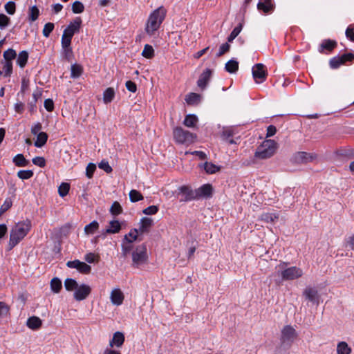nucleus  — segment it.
Instances as JSON below:
<instances>
[{
	"label": "nucleus",
	"instance_id": "obj_26",
	"mask_svg": "<svg viewBox=\"0 0 354 354\" xmlns=\"http://www.w3.org/2000/svg\"><path fill=\"white\" fill-rule=\"evenodd\" d=\"M28 53L26 50L20 52L17 57V64L21 67L24 68L28 61Z\"/></svg>",
	"mask_w": 354,
	"mask_h": 354
},
{
	"label": "nucleus",
	"instance_id": "obj_59",
	"mask_svg": "<svg viewBox=\"0 0 354 354\" xmlns=\"http://www.w3.org/2000/svg\"><path fill=\"white\" fill-rule=\"evenodd\" d=\"M44 107L46 111L50 112L54 109V102L51 99H46L44 101Z\"/></svg>",
	"mask_w": 354,
	"mask_h": 354
},
{
	"label": "nucleus",
	"instance_id": "obj_8",
	"mask_svg": "<svg viewBox=\"0 0 354 354\" xmlns=\"http://www.w3.org/2000/svg\"><path fill=\"white\" fill-rule=\"evenodd\" d=\"M317 158V155L314 153H307L305 151H299L295 153L292 157V161L297 164H306L313 161Z\"/></svg>",
	"mask_w": 354,
	"mask_h": 354
},
{
	"label": "nucleus",
	"instance_id": "obj_47",
	"mask_svg": "<svg viewBox=\"0 0 354 354\" xmlns=\"http://www.w3.org/2000/svg\"><path fill=\"white\" fill-rule=\"evenodd\" d=\"M39 13V9L37 8V7L36 6H32L30 8V11H29L30 20H31L32 21H35L38 18Z\"/></svg>",
	"mask_w": 354,
	"mask_h": 354
},
{
	"label": "nucleus",
	"instance_id": "obj_52",
	"mask_svg": "<svg viewBox=\"0 0 354 354\" xmlns=\"http://www.w3.org/2000/svg\"><path fill=\"white\" fill-rule=\"evenodd\" d=\"M335 46H336L335 41H331V40H326L322 44L321 47L322 48H325V49L331 50L332 49H333L335 48Z\"/></svg>",
	"mask_w": 354,
	"mask_h": 354
},
{
	"label": "nucleus",
	"instance_id": "obj_43",
	"mask_svg": "<svg viewBox=\"0 0 354 354\" xmlns=\"http://www.w3.org/2000/svg\"><path fill=\"white\" fill-rule=\"evenodd\" d=\"M12 205V202L10 198H6L3 203L0 207V216L8 211Z\"/></svg>",
	"mask_w": 354,
	"mask_h": 354
},
{
	"label": "nucleus",
	"instance_id": "obj_62",
	"mask_svg": "<svg viewBox=\"0 0 354 354\" xmlns=\"http://www.w3.org/2000/svg\"><path fill=\"white\" fill-rule=\"evenodd\" d=\"M277 132V129L274 125H270L267 128L266 137L273 136Z\"/></svg>",
	"mask_w": 354,
	"mask_h": 354
},
{
	"label": "nucleus",
	"instance_id": "obj_11",
	"mask_svg": "<svg viewBox=\"0 0 354 354\" xmlns=\"http://www.w3.org/2000/svg\"><path fill=\"white\" fill-rule=\"evenodd\" d=\"M296 331L293 327L287 325L281 330V340L282 342H292L296 337Z\"/></svg>",
	"mask_w": 354,
	"mask_h": 354
},
{
	"label": "nucleus",
	"instance_id": "obj_3",
	"mask_svg": "<svg viewBox=\"0 0 354 354\" xmlns=\"http://www.w3.org/2000/svg\"><path fill=\"white\" fill-rule=\"evenodd\" d=\"M277 274L280 276L283 280H295L303 275V270L296 266L287 268V263H281L277 267Z\"/></svg>",
	"mask_w": 354,
	"mask_h": 354
},
{
	"label": "nucleus",
	"instance_id": "obj_12",
	"mask_svg": "<svg viewBox=\"0 0 354 354\" xmlns=\"http://www.w3.org/2000/svg\"><path fill=\"white\" fill-rule=\"evenodd\" d=\"M66 266L70 268H75L83 274H88L91 270L89 265L79 260L69 261L66 263Z\"/></svg>",
	"mask_w": 354,
	"mask_h": 354
},
{
	"label": "nucleus",
	"instance_id": "obj_53",
	"mask_svg": "<svg viewBox=\"0 0 354 354\" xmlns=\"http://www.w3.org/2000/svg\"><path fill=\"white\" fill-rule=\"evenodd\" d=\"M5 10L9 15H13L15 12V3L9 1L5 5Z\"/></svg>",
	"mask_w": 354,
	"mask_h": 354
},
{
	"label": "nucleus",
	"instance_id": "obj_2",
	"mask_svg": "<svg viewBox=\"0 0 354 354\" xmlns=\"http://www.w3.org/2000/svg\"><path fill=\"white\" fill-rule=\"evenodd\" d=\"M165 15L166 10L163 7H159L149 15L145 27V31L149 35H153L160 28Z\"/></svg>",
	"mask_w": 354,
	"mask_h": 354
},
{
	"label": "nucleus",
	"instance_id": "obj_36",
	"mask_svg": "<svg viewBox=\"0 0 354 354\" xmlns=\"http://www.w3.org/2000/svg\"><path fill=\"white\" fill-rule=\"evenodd\" d=\"M239 68V64L235 60H230L225 64V69L227 72L232 73Z\"/></svg>",
	"mask_w": 354,
	"mask_h": 354
},
{
	"label": "nucleus",
	"instance_id": "obj_9",
	"mask_svg": "<svg viewBox=\"0 0 354 354\" xmlns=\"http://www.w3.org/2000/svg\"><path fill=\"white\" fill-rule=\"evenodd\" d=\"M91 292V288L85 283L79 285L74 292L73 297L76 301L86 299Z\"/></svg>",
	"mask_w": 354,
	"mask_h": 354
},
{
	"label": "nucleus",
	"instance_id": "obj_7",
	"mask_svg": "<svg viewBox=\"0 0 354 354\" xmlns=\"http://www.w3.org/2000/svg\"><path fill=\"white\" fill-rule=\"evenodd\" d=\"M138 230L136 228L132 229L130 232L125 234L121 244L122 253L123 256L126 257L129 254L133 249V243L137 240L138 237Z\"/></svg>",
	"mask_w": 354,
	"mask_h": 354
},
{
	"label": "nucleus",
	"instance_id": "obj_29",
	"mask_svg": "<svg viewBox=\"0 0 354 354\" xmlns=\"http://www.w3.org/2000/svg\"><path fill=\"white\" fill-rule=\"evenodd\" d=\"M48 135L44 132H40L37 136V140L35 142V146L37 147H43L47 142Z\"/></svg>",
	"mask_w": 354,
	"mask_h": 354
},
{
	"label": "nucleus",
	"instance_id": "obj_51",
	"mask_svg": "<svg viewBox=\"0 0 354 354\" xmlns=\"http://www.w3.org/2000/svg\"><path fill=\"white\" fill-rule=\"evenodd\" d=\"M158 207L156 205H151L143 209L142 212L147 215H153L158 212Z\"/></svg>",
	"mask_w": 354,
	"mask_h": 354
},
{
	"label": "nucleus",
	"instance_id": "obj_61",
	"mask_svg": "<svg viewBox=\"0 0 354 354\" xmlns=\"http://www.w3.org/2000/svg\"><path fill=\"white\" fill-rule=\"evenodd\" d=\"M126 88L132 93L136 92L137 89L136 84L132 81H127L126 82Z\"/></svg>",
	"mask_w": 354,
	"mask_h": 354
},
{
	"label": "nucleus",
	"instance_id": "obj_16",
	"mask_svg": "<svg viewBox=\"0 0 354 354\" xmlns=\"http://www.w3.org/2000/svg\"><path fill=\"white\" fill-rule=\"evenodd\" d=\"M212 186L209 184H205L195 190L196 198L200 197L209 198L212 194Z\"/></svg>",
	"mask_w": 354,
	"mask_h": 354
},
{
	"label": "nucleus",
	"instance_id": "obj_13",
	"mask_svg": "<svg viewBox=\"0 0 354 354\" xmlns=\"http://www.w3.org/2000/svg\"><path fill=\"white\" fill-rule=\"evenodd\" d=\"M124 295L122 290L118 288H113L110 293V300L113 305L120 306L122 304Z\"/></svg>",
	"mask_w": 354,
	"mask_h": 354
},
{
	"label": "nucleus",
	"instance_id": "obj_49",
	"mask_svg": "<svg viewBox=\"0 0 354 354\" xmlns=\"http://www.w3.org/2000/svg\"><path fill=\"white\" fill-rule=\"evenodd\" d=\"M54 29V24L53 23H47L44 25L42 33L45 37H48L51 32Z\"/></svg>",
	"mask_w": 354,
	"mask_h": 354
},
{
	"label": "nucleus",
	"instance_id": "obj_35",
	"mask_svg": "<svg viewBox=\"0 0 354 354\" xmlns=\"http://www.w3.org/2000/svg\"><path fill=\"white\" fill-rule=\"evenodd\" d=\"M220 167L216 166V165L206 162L204 164V169L207 174H213L219 171Z\"/></svg>",
	"mask_w": 354,
	"mask_h": 354
},
{
	"label": "nucleus",
	"instance_id": "obj_14",
	"mask_svg": "<svg viewBox=\"0 0 354 354\" xmlns=\"http://www.w3.org/2000/svg\"><path fill=\"white\" fill-rule=\"evenodd\" d=\"M81 24V19L80 17H77L73 22H71L70 24L66 28V29L63 32V34L73 37L74 34L79 31Z\"/></svg>",
	"mask_w": 354,
	"mask_h": 354
},
{
	"label": "nucleus",
	"instance_id": "obj_18",
	"mask_svg": "<svg viewBox=\"0 0 354 354\" xmlns=\"http://www.w3.org/2000/svg\"><path fill=\"white\" fill-rule=\"evenodd\" d=\"M303 295L309 301L318 304V292L315 288L310 287L306 288L304 290Z\"/></svg>",
	"mask_w": 354,
	"mask_h": 354
},
{
	"label": "nucleus",
	"instance_id": "obj_34",
	"mask_svg": "<svg viewBox=\"0 0 354 354\" xmlns=\"http://www.w3.org/2000/svg\"><path fill=\"white\" fill-rule=\"evenodd\" d=\"M62 287V281L59 279L55 277L50 281V288L55 293H58Z\"/></svg>",
	"mask_w": 354,
	"mask_h": 354
},
{
	"label": "nucleus",
	"instance_id": "obj_63",
	"mask_svg": "<svg viewBox=\"0 0 354 354\" xmlns=\"http://www.w3.org/2000/svg\"><path fill=\"white\" fill-rule=\"evenodd\" d=\"M96 256L93 253H88L85 255L84 259L89 263H92L95 261Z\"/></svg>",
	"mask_w": 354,
	"mask_h": 354
},
{
	"label": "nucleus",
	"instance_id": "obj_48",
	"mask_svg": "<svg viewBox=\"0 0 354 354\" xmlns=\"http://www.w3.org/2000/svg\"><path fill=\"white\" fill-rule=\"evenodd\" d=\"M242 26L241 24H239L238 26L235 27L230 35L228 37V41L231 42L240 33L241 31Z\"/></svg>",
	"mask_w": 354,
	"mask_h": 354
},
{
	"label": "nucleus",
	"instance_id": "obj_46",
	"mask_svg": "<svg viewBox=\"0 0 354 354\" xmlns=\"http://www.w3.org/2000/svg\"><path fill=\"white\" fill-rule=\"evenodd\" d=\"M84 6L80 1H76L72 5V10L74 13L79 14L84 11Z\"/></svg>",
	"mask_w": 354,
	"mask_h": 354
},
{
	"label": "nucleus",
	"instance_id": "obj_19",
	"mask_svg": "<svg viewBox=\"0 0 354 354\" xmlns=\"http://www.w3.org/2000/svg\"><path fill=\"white\" fill-rule=\"evenodd\" d=\"M153 225V219L148 217H143L140 219L139 223V228L137 229L140 234H142L149 231V228Z\"/></svg>",
	"mask_w": 354,
	"mask_h": 354
},
{
	"label": "nucleus",
	"instance_id": "obj_24",
	"mask_svg": "<svg viewBox=\"0 0 354 354\" xmlns=\"http://www.w3.org/2000/svg\"><path fill=\"white\" fill-rule=\"evenodd\" d=\"M115 97V91L113 88H107L103 93V101L105 104H109L113 101Z\"/></svg>",
	"mask_w": 354,
	"mask_h": 354
},
{
	"label": "nucleus",
	"instance_id": "obj_56",
	"mask_svg": "<svg viewBox=\"0 0 354 354\" xmlns=\"http://www.w3.org/2000/svg\"><path fill=\"white\" fill-rule=\"evenodd\" d=\"M10 21V18L4 14H0V28L3 29L6 27Z\"/></svg>",
	"mask_w": 354,
	"mask_h": 354
},
{
	"label": "nucleus",
	"instance_id": "obj_32",
	"mask_svg": "<svg viewBox=\"0 0 354 354\" xmlns=\"http://www.w3.org/2000/svg\"><path fill=\"white\" fill-rule=\"evenodd\" d=\"M198 122V118L195 115L189 114L185 116L183 124L187 127H194Z\"/></svg>",
	"mask_w": 354,
	"mask_h": 354
},
{
	"label": "nucleus",
	"instance_id": "obj_64",
	"mask_svg": "<svg viewBox=\"0 0 354 354\" xmlns=\"http://www.w3.org/2000/svg\"><path fill=\"white\" fill-rule=\"evenodd\" d=\"M346 36L349 38L352 41H354V31L353 28L348 27L346 30Z\"/></svg>",
	"mask_w": 354,
	"mask_h": 354
},
{
	"label": "nucleus",
	"instance_id": "obj_22",
	"mask_svg": "<svg viewBox=\"0 0 354 354\" xmlns=\"http://www.w3.org/2000/svg\"><path fill=\"white\" fill-rule=\"evenodd\" d=\"M201 99V96L196 93H189L185 96V100L189 105L198 104Z\"/></svg>",
	"mask_w": 354,
	"mask_h": 354
},
{
	"label": "nucleus",
	"instance_id": "obj_57",
	"mask_svg": "<svg viewBox=\"0 0 354 354\" xmlns=\"http://www.w3.org/2000/svg\"><path fill=\"white\" fill-rule=\"evenodd\" d=\"M99 167L101 169H103L106 173H111L112 171L111 167L109 165L108 161H106V160H102L99 163Z\"/></svg>",
	"mask_w": 354,
	"mask_h": 354
},
{
	"label": "nucleus",
	"instance_id": "obj_23",
	"mask_svg": "<svg viewBox=\"0 0 354 354\" xmlns=\"http://www.w3.org/2000/svg\"><path fill=\"white\" fill-rule=\"evenodd\" d=\"M99 228V223L96 221H93L84 227V233L89 236L93 234Z\"/></svg>",
	"mask_w": 354,
	"mask_h": 354
},
{
	"label": "nucleus",
	"instance_id": "obj_50",
	"mask_svg": "<svg viewBox=\"0 0 354 354\" xmlns=\"http://www.w3.org/2000/svg\"><path fill=\"white\" fill-rule=\"evenodd\" d=\"M96 169V166L93 163H89L86 168V175L88 178L93 177V173Z\"/></svg>",
	"mask_w": 354,
	"mask_h": 354
},
{
	"label": "nucleus",
	"instance_id": "obj_55",
	"mask_svg": "<svg viewBox=\"0 0 354 354\" xmlns=\"http://www.w3.org/2000/svg\"><path fill=\"white\" fill-rule=\"evenodd\" d=\"M71 39H72L71 37H69L68 35L62 34V40H61L62 47L63 48V47L71 46Z\"/></svg>",
	"mask_w": 354,
	"mask_h": 354
},
{
	"label": "nucleus",
	"instance_id": "obj_41",
	"mask_svg": "<svg viewBox=\"0 0 354 354\" xmlns=\"http://www.w3.org/2000/svg\"><path fill=\"white\" fill-rule=\"evenodd\" d=\"M279 218L278 215L272 213H265L261 216L262 221L266 222H274Z\"/></svg>",
	"mask_w": 354,
	"mask_h": 354
},
{
	"label": "nucleus",
	"instance_id": "obj_28",
	"mask_svg": "<svg viewBox=\"0 0 354 354\" xmlns=\"http://www.w3.org/2000/svg\"><path fill=\"white\" fill-rule=\"evenodd\" d=\"M83 72V68L81 65L79 64H73L71 67V77L72 78H78Z\"/></svg>",
	"mask_w": 354,
	"mask_h": 354
},
{
	"label": "nucleus",
	"instance_id": "obj_58",
	"mask_svg": "<svg viewBox=\"0 0 354 354\" xmlns=\"http://www.w3.org/2000/svg\"><path fill=\"white\" fill-rule=\"evenodd\" d=\"M32 163L40 167H44L45 166L46 161L43 157L37 156L32 159Z\"/></svg>",
	"mask_w": 354,
	"mask_h": 354
},
{
	"label": "nucleus",
	"instance_id": "obj_42",
	"mask_svg": "<svg viewBox=\"0 0 354 354\" xmlns=\"http://www.w3.org/2000/svg\"><path fill=\"white\" fill-rule=\"evenodd\" d=\"M110 212L113 215H118L122 212V207L118 202L115 201L110 208Z\"/></svg>",
	"mask_w": 354,
	"mask_h": 354
},
{
	"label": "nucleus",
	"instance_id": "obj_6",
	"mask_svg": "<svg viewBox=\"0 0 354 354\" xmlns=\"http://www.w3.org/2000/svg\"><path fill=\"white\" fill-rule=\"evenodd\" d=\"M174 140L179 144L190 145L196 139V135L183 129L180 127H176L173 129Z\"/></svg>",
	"mask_w": 354,
	"mask_h": 354
},
{
	"label": "nucleus",
	"instance_id": "obj_5",
	"mask_svg": "<svg viewBox=\"0 0 354 354\" xmlns=\"http://www.w3.org/2000/svg\"><path fill=\"white\" fill-rule=\"evenodd\" d=\"M277 144L273 140H266L258 147L255 157L259 159H267L272 157L276 152Z\"/></svg>",
	"mask_w": 354,
	"mask_h": 354
},
{
	"label": "nucleus",
	"instance_id": "obj_10",
	"mask_svg": "<svg viewBox=\"0 0 354 354\" xmlns=\"http://www.w3.org/2000/svg\"><path fill=\"white\" fill-rule=\"evenodd\" d=\"M266 75L265 66L263 64H257L252 67V76L257 83L263 82L266 78Z\"/></svg>",
	"mask_w": 354,
	"mask_h": 354
},
{
	"label": "nucleus",
	"instance_id": "obj_39",
	"mask_svg": "<svg viewBox=\"0 0 354 354\" xmlns=\"http://www.w3.org/2000/svg\"><path fill=\"white\" fill-rule=\"evenodd\" d=\"M143 198L142 195L137 190L132 189L129 192V199L132 203L141 201Z\"/></svg>",
	"mask_w": 354,
	"mask_h": 354
},
{
	"label": "nucleus",
	"instance_id": "obj_4",
	"mask_svg": "<svg viewBox=\"0 0 354 354\" xmlns=\"http://www.w3.org/2000/svg\"><path fill=\"white\" fill-rule=\"evenodd\" d=\"M131 266L134 268H139L148 262L147 248L145 244L142 243L133 248L131 250Z\"/></svg>",
	"mask_w": 354,
	"mask_h": 354
},
{
	"label": "nucleus",
	"instance_id": "obj_45",
	"mask_svg": "<svg viewBox=\"0 0 354 354\" xmlns=\"http://www.w3.org/2000/svg\"><path fill=\"white\" fill-rule=\"evenodd\" d=\"M344 63L345 62L342 56L340 57H333L330 60V66L332 68H337Z\"/></svg>",
	"mask_w": 354,
	"mask_h": 354
},
{
	"label": "nucleus",
	"instance_id": "obj_30",
	"mask_svg": "<svg viewBox=\"0 0 354 354\" xmlns=\"http://www.w3.org/2000/svg\"><path fill=\"white\" fill-rule=\"evenodd\" d=\"M259 10H263L265 13H267L272 10L273 4L271 0H265L264 2H259L257 5Z\"/></svg>",
	"mask_w": 354,
	"mask_h": 354
},
{
	"label": "nucleus",
	"instance_id": "obj_25",
	"mask_svg": "<svg viewBox=\"0 0 354 354\" xmlns=\"http://www.w3.org/2000/svg\"><path fill=\"white\" fill-rule=\"evenodd\" d=\"M351 348L346 342H340L337 346V354H350Z\"/></svg>",
	"mask_w": 354,
	"mask_h": 354
},
{
	"label": "nucleus",
	"instance_id": "obj_1",
	"mask_svg": "<svg viewBox=\"0 0 354 354\" xmlns=\"http://www.w3.org/2000/svg\"><path fill=\"white\" fill-rule=\"evenodd\" d=\"M31 228V223L26 220L15 224L10 232V240L8 246L12 249L16 246L28 233Z\"/></svg>",
	"mask_w": 354,
	"mask_h": 354
},
{
	"label": "nucleus",
	"instance_id": "obj_60",
	"mask_svg": "<svg viewBox=\"0 0 354 354\" xmlns=\"http://www.w3.org/2000/svg\"><path fill=\"white\" fill-rule=\"evenodd\" d=\"M8 311V306L5 303L0 301V316L6 315Z\"/></svg>",
	"mask_w": 354,
	"mask_h": 354
},
{
	"label": "nucleus",
	"instance_id": "obj_20",
	"mask_svg": "<svg viewBox=\"0 0 354 354\" xmlns=\"http://www.w3.org/2000/svg\"><path fill=\"white\" fill-rule=\"evenodd\" d=\"M41 319L36 316L29 317L26 322L27 326L34 330L39 329L41 326Z\"/></svg>",
	"mask_w": 354,
	"mask_h": 354
},
{
	"label": "nucleus",
	"instance_id": "obj_37",
	"mask_svg": "<svg viewBox=\"0 0 354 354\" xmlns=\"http://www.w3.org/2000/svg\"><path fill=\"white\" fill-rule=\"evenodd\" d=\"M142 55L147 59H150L154 55V50L151 45L146 44L144 46V49L142 52Z\"/></svg>",
	"mask_w": 354,
	"mask_h": 354
},
{
	"label": "nucleus",
	"instance_id": "obj_44",
	"mask_svg": "<svg viewBox=\"0 0 354 354\" xmlns=\"http://www.w3.org/2000/svg\"><path fill=\"white\" fill-rule=\"evenodd\" d=\"M33 176L31 170H20L17 172V176L22 180H27Z\"/></svg>",
	"mask_w": 354,
	"mask_h": 354
},
{
	"label": "nucleus",
	"instance_id": "obj_21",
	"mask_svg": "<svg viewBox=\"0 0 354 354\" xmlns=\"http://www.w3.org/2000/svg\"><path fill=\"white\" fill-rule=\"evenodd\" d=\"M124 341V335L120 332H115L113 334V338L109 342V346L113 347V346H115L117 347H120Z\"/></svg>",
	"mask_w": 354,
	"mask_h": 354
},
{
	"label": "nucleus",
	"instance_id": "obj_17",
	"mask_svg": "<svg viewBox=\"0 0 354 354\" xmlns=\"http://www.w3.org/2000/svg\"><path fill=\"white\" fill-rule=\"evenodd\" d=\"M180 194L183 195L181 201H187L196 199V192L192 190L189 187L181 186L178 188Z\"/></svg>",
	"mask_w": 354,
	"mask_h": 354
},
{
	"label": "nucleus",
	"instance_id": "obj_31",
	"mask_svg": "<svg viewBox=\"0 0 354 354\" xmlns=\"http://www.w3.org/2000/svg\"><path fill=\"white\" fill-rule=\"evenodd\" d=\"M77 282L71 278H67L64 281V287L67 291H75L78 287Z\"/></svg>",
	"mask_w": 354,
	"mask_h": 354
},
{
	"label": "nucleus",
	"instance_id": "obj_38",
	"mask_svg": "<svg viewBox=\"0 0 354 354\" xmlns=\"http://www.w3.org/2000/svg\"><path fill=\"white\" fill-rule=\"evenodd\" d=\"M70 185L67 183H62L58 187V193L61 197L66 196L69 192Z\"/></svg>",
	"mask_w": 354,
	"mask_h": 354
},
{
	"label": "nucleus",
	"instance_id": "obj_33",
	"mask_svg": "<svg viewBox=\"0 0 354 354\" xmlns=\"http://www.w3.org/2000/svg\"><path fill=\"white\" fill-rule=\"evenodd\" d=\"M15 165L17 167H26L28 164V161L24 158L22 154L16 155L12 160Z\"/></svg>",
	"mask_w": 354,
	"mask_h": 354
},
{
	"label": "nucleus",
	"instance_id": "obj_27",
	"mask_svg": "<svg viewBox=\"0 0 354 354\" xmlns=\"http://www.w3.org/2000/svg\"><path fill=\"white\" fill-rule=\"evenodd\" d=\"M120 229L121 225L118 221H111L109 223V227L106 230V233L115 234L119 232Z\"/></svg>",
	"mask_w": 354,
	"mask_h": 354
},
{
	"label": "nucleus",
	"instance_id": "obj_40",
	"mask_svg": "<svg viewBox=\"0 0 354 354\" xmlns=\"http://www.w3.org/2000/svg\"><path fill=\"white\" fill-rule=\"evenodd\" d=\"M3 57L6 62H12L17 57L16 51L12 48H9L3 53Z\"/></svg>",
	"mask_w": 354,
	"mask_h": 354
},
{
	"label": "nucleus",
	"instance_id": "obj_15",
	"mask_svg": "<svg viewBox=\"0 0 354 354\" xmlns=\"http://www.w3.org/2000/svg\"><path fill=\"white\" fill-rule=\"evenodd\" d=\"M212 76V71L207 68L200 75L199 79L197 81L198 86L201 89L204 90L207 86Z\"/></svg>",
	"mask_w": 354,
	"mask_h": 354
},
{
	"label": "nucleus",
	"instance_id": "obj_54",
	"mask_svg": "<svg viewBox=\"0 0 354 354\" xmlns=\"http://www.w3.org/2000/svg\"><path fill=\"white\" fill-rule=\"evenodd\" d=\"M230 48V46L227 43L223 44L219 48V51L216 54V57H221L225 53L228 52Z\"/></svg>",
	"mask_w": 354,
	"mask_h": 354
}]
</instances>
